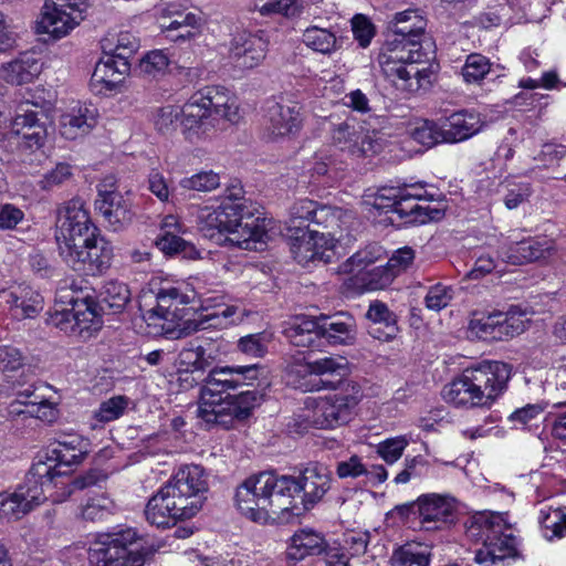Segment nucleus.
Listing matches in <instances>:
<instances>
[{
  "label": "nucleus",
  "instance_id": "obj_1",
  "mask_svg": "<svg viewBox=\"0 0 566 566\" xmlns=\"http://www.w3.org/2000/svg\"><path fill=\"white\" fill-rule=\"evenodd\" d=\"M386 41L378 62L397 88L413 92L421 86L427 72L416 64L429 62L436 53V44L427 33V19L419 10L397 12L388 22Z\"/></svg>",
  "mask_w": 566,
  "mask_h": 566
},
{
  "label": "nucleus",
  "instance_id": "obj_2",
  "mask_svg": "<svg viewBox=\"0 0 566 566\" xmlns=\"http://www.w3.org/2000/svg\"><path fill=\"white\" fill-rule=\"evenodd\" d=\"M261 366H226L211 369L200 391L197 416L207 429L221 427L230 429L235 419L250 417L252 410L264 399L263 390L242 389L238 395L231 390L251 387L259 379Z\"/></svg>",
  "mask_w": 566,
  "mask_h": 566
},
{
  "label": "nucleus",
  "instance_id": "obj_3",
  "mask_svg": "<svg viewBox=\"0 0 566 566\" xmlns=\"http://www.w3.org/2000/svg\"><path fill=\"white\" fill-rule=\"evenodd\" d=\"M55 238L60 255L73 270L98 274L111 266L113 248L98 235L81 199L59 209Z\"/></svg>",
  "mask_w": 566,
  "mask_h": 566
},
{
  "label": "nucleus",
  "instance_id": "obj_4",
  "mask_svg": "<svg viewBox=\"0 0 566 566\" xmlns=\"http://www.w3.org/2000/svg\"><path fill=\"white\" fill-rule=\"evenodd\" d=\"M512 366L483 360L462 370L442 389L443 399L465 409H490L507 389Z\"/></svg>",
  "mask_w": 566,
  "mask_h": 566
},
{
  "label": "nucleus",
  "instance_id": "obj_5",
  "mask_svg": "<svg viewBox=\"0 0 566 566\" xmlns=\"http://www.w3.org/2000/svg\"><path fill=\"white\" fill-rule=\"evenodd\" d=\"M467 535L482 544L474 557L482 566H504L505 560H515L521 556V541L507 521V513L482 512L473 515Z\"/></svg>",
  "mask_w": 566,
  "mask_h": 566
},
{
  "label": "nucleus",
  "instance_id": "obj_6",
  "mask_svg": "<svg viewBox=\"0 0 566 566\" xmlns=\"http://www.w3.org/2000/svg\"><path fill=\"white\" fill-rule=\"evenodd\" d=\"M234 503L242 515L260 523L289 512L282 475L273 472L250 475L237 486Z\"/></svg>",
  "mask_w": 566,
  "mask_h": 566
},
{
  "label": "nucleus",
  "instance_id": "obj_7",
  "mask_svg": "<svg viewBox=\"0 0 566 566\" xmlns=\"http://www.w3.org/2000/svg\"><path fill=\"white\" fill-rule=\"evenodd\" d=\"M223 241L243 250H262L269 239L265 220L245 201L223 200L218 207Z\"/></svg>",
  "mask_w": 566,
  "mask_h": 566
},
{
  "label": "nucleus",
  "instance_id": "obj_8",
  "mask_svg": "<svg viewBox=\"0 0 566 566\" xmlns=\"http://www.w3.org/2000/svg\"><path fill=\"white\" fill-rule=\"evenodd\" d=\"M50 479V469L34 463L24 484L13 492L0 493V520L18 521L46 500L59 501L60 496L52 492Z\"/></svg>",
  "mask_w": 566,
  "mask_h": 566
},
{
  "label": "nucleus",
  "instance_id": "obj_9",
  "mask_svg": "<svg viewBox=\"0 0 566 566\" xmlns=\"http://www.w3.org/2000/svg\"><path fill=\"white\" fill-rule=\"evenodd\" d=\"M92 566H142V536L137 528L125 527L99 534L88 549Z\"/></svg>",
  "mask_w": 566,
  "mask_h": 566
},
{
  "label": "nucleus",
  "instance_id": "obj_10",
  "mask_svg": "<svg viewBox=\"0 0 566 566\" xmlns=\"http://www.w3.org/2000/svg\"><path fill=\"white\" fill-rule=\"evenodd\" d=\"M340 392L308 399L306 405L312 408V423L319 429H334L347 423L354 408L363 398L361 387L356 381L345 382Z\"/></svg>",
  "mask_w": 566,
  "mask_h": 566
},
{
  "label": "nucleus",
  "instance_id": "obj_11",
  "mask_svg": "<svg viewBox=\"0 0 566 566\" xmlns=\"http://www.w3.org/2000/svg\"><path fill=\"white\" fill-rule=\"evenodd\" d=\"M284 494L289 502V512L298 509L310 510L318 503L331 489L332 473L323 464L310 463L298 476L282 475Z\"/></svg>",
  "mask_w": 566,
  "mask_h": 566
},
{
  "label": "nucleus",
  "instance_id": "obj_12",
  "mask_svg": "<svg viewBox=\"0 0 566 566\" xmlns=\"http://www.w3.org/2000/svg\"><path fill=\"white\" fill-rule=\"evenodd\" d=\"M90 452V443L78 434H63L51 444L45 453V460L35 463L45 464L50 469L51 488L59 489L64 485L63 476L80 465Z\"/></svg>",
  "mask_w": 566,
  "mask_h": 566
},
{
  "label": "nucleus",
  "instance_id": "obj_13",
  "mask_svg": "<svg viewBox=\"0 0 566 566\" xmlns=\"http://www.w3.org/2000/svg\"><path fill=\"white\" fill-rule=\"evenodd\" d=\"M59 300L71 307L62 310V319L56 323L57 325H61L63 321L72 323L70 331L84 338L101 329L103 321L97 311V304L88 293L76 292L72 284L70 290L64 287L59 290Z\"/></svg>",
  "mask_w": 566,
  "mask_h": 566
},
{
  "label": "nucleus",
  "instance_id": "obj_14",
  "mask_svg": "<svg viewBox=\"0 0 566 566\" xmlns=\"http://www.w3.org/2000/svg\"><path fill=\"white\" fill-rule=\"evenodd\" d=\"M84 20V8L70 0H45L36 22V33L60 40L69 35Z\"/></svg>",
  "mask_w": 566,
  "mask_h": 566
},
{
  "label": "nucleus",
  "instance_id": "obj_15",
  "mask_svg": "<svg viewBox=\"0 0 566 566\" xmlns=\"http://www.w3.org/2000/svg\"><path fill=\"white\" fill-rule=\"evenodd\" d=\"M342 210L322 206L310 199H301L293 203L290 210V231L322 229L327 233L338 234L342 229Z\"/></svg>",
  "mask_w": 566,
  "mask_h": 566
},
{
  "label": "nucleus",
  "instance_id": "obj_16",
  "mask_svg": "<svg viewBox=\"0 0 566 566\" xmlns=\"http://www.w3.org/2000/svg\"><path fill=\"white\" fill-rule=\"evenodd\" d=\"M165 486L184 506L186 514L192 516L202 507L203 493L208 490L205 470L196 464L180 468Z\"/></svg>",
  "mask_w": 566,
  "mask_h": 566
},
{
  "label": "nucleus",
  "instance_id": "obj_17",
  "mask_svg": "<svg viewBox=\"0 0 566 566\" xmlns=\"http://www.w3.org/2000/svg\"><path fill=\"white\" fill-rule=\"evenodd\" d=\"M174 303H168L166 308L160 305L148 306L144 322L146 323L145 333L150 337H165L167 339H181L188 337L205 326L202 322L195 319H182L177 311L171 312Z\"/></svg>",
  "mask_w": 566,
  "mask_h": 566
},
{
  "label": "nucleus",
  "instance_id": "obj_18",
  "mask_svg": "<svg viewBox=\"0 0 566 566\" xmlns=\"http://www.w3.org/2000/svg\"><path fill=\"white\" fill-rule=\"evenodd\" d=\"M301 106L283 98L268 101L263 115V137L275 142L297 133L301 128Z\"/></svg>",
  "mask_w": 566,
  "mask_h": 566
},
{
  "label": "nucleus",
  "instance_id": "obj_19",
  "mask_svg": "<svg viewBox=\"0 0 566 566\" xmlns=\"http://www.w3.org/2000/svg\"><path fill=\"white\" fill-rule=\"evenodd\" d=\"M293 237L291 252L300 264L315 261L329 263L335 256L337 234L331 235L327 230L313 228L295 231Z\"/></svg>",
  "mask_w": 566,
  "mask_h": 566
},
{
  "label": "nucleus",
  "instance_id": "obj_20",
  "mask_svg": "<svg viewBox=\"0 0 566 566\" xmlns=\"http://www.w3.org/2000/svg\"><path fill=\"white\" fill-rule=\"evenodd\" d=\"M331 139L339 150L354 157L373 156L382 149V138L376 130L359 133L354 120L333 124Z\"/></svg>",
  "mask_w": 566,
  "mask_h": 566
},
{
  "label": "nucleus",
  "instance_id": "obj_21",
  "mask_svg": "<svg viewBox=\"0 0 566 566\" xmlns=\"http://www.w3.org/2000/svg\"><path fill=\"white\" fill-rule=\"evenodd\" d=\"M431 201L422 185H405L400 187L395 212L411 223L423 224L439 220L442 218L443 211L440 208L431 207Z\"/></svg>",
  "mask_w": 566,
  "mask_h": 566
},
{
  "label": "nucleus",
  "instance_id": "obj_22",
  "mask_svg": "<svg viewBox=\"0 0 566 566\" xmlns=\"http://www.w3.org/2000/svg\"><path fill=\"white\" fill-rule=\"evenodd\" d=\"M527 323L526 313L517 307H511L505 313L496 312L471 319L470 328L478 335L502 339L522 334L526 329Z\"/></svg>",
  "mask_w": 566,
  "mask_h": 566
},
{
  "label": "nucleus",
  "instance_id": "obj_23",
  "mask_svg": "<svg viewBox=\"0 0 566 566\" xmlns=\"http://www.w3.org/2000/svg\"><path fill=\"white\" fill-rule=\"evenodd\" d=\"M95 208L114 231L130 221V203L117 191L114 177H105L98 184Z\"/></svg>",
  "mask_w": 566,
  "mask_h": 566
},
{
  "label": "nucleus",
  "instance_id": "obj_24",
  "mask_svg": "<svg viewBox=\"0 0 566 566\" xmlns=\"http://www.w3.org/2000/svg\"><path fill=\"white\" fill-rule=\"evenodd\" d=\"M457 518V502L453 497L428 493L418 497V520L426 531L442 530Z\"/></svg>",
  "mask_w": 566,
  "mask_h": 566
},
{
  "label": "nucleus",
  "instance_id": "obj_25",
  "mask_svg": "<svg viewBox=\"0 0 566 566\" xmlns=\"http://www.w3.org/2000/svg\"><path fill=\"white\" fill-rule=\"evenodd\" d=\"M269 39L264 31L237 33L230 42V59L241 69L259 66L268 53Z\"/></svg>",
  "mask_w": 566,
  "mask_h": 566
},
{
  "label": "nucleus",
  "instance_id": "obj_26",
  "mask_svg": "<svg viewBox=\"0 0 566 566\" xmlns=\"http://www.w3.org/2000/svg\"><path fill=\"white\" fill-rule=\"evenodd\" d=\"M98 112L93 105L75 103L60 115L59 132L69 140H75L91 133L97 125Z\"/></svg>",
  "mask_w": 566,
  "mask_h": 566
},
{
  "label": "nucleus",
  "instance_id": "obj_27",
  "mask_svg": "<svg viewBox=\"0 0 566 566\" xmlns=\"http://www.w3.org/2000/svg\"><path fill=\"white\" fill-rule=\"evenodd\" d=\"M180 125L184 134L191 142L195 138H200L217 125L199 92L195 93L180 107Z\"/></svg>",
  "mask_w": 566,
  "mask_h": 566
},
{
  "label": "nucleus",
  "instance_id": "obj_28",
  "mask_svg": "<svg viewBox=\"0 0 566 566\" xmlns=\"http://www.w3.org/2000/svg\"><path fill=\"white\" fill-rule=\"evenodd\" d=\"M130 64L104 55L96 64L91 77V90L97 95H108L115 92L129 73Z\"/></svg>",
  "mask_w": 566,
  "mask_h": 566
},
{
  "label": "nucleus",
  "instance_id": "obj_29",
  "mask_svg": "<svg viewBox=\"0 0 566 566\" xmlns=\"http://www.w3.org/2000/svg\"><path fill=\"white\" fill-rule=\"evenodd\" d=\"M144 513L147 521L157 527H167L177 520L192 517L191 514H186L184 506L178 504L165 485L148 501Z\"/></svg>",
  "mask_w": 566,
  "mask_h": 566
},
{
  "label": "nucleus",
  "instance_id": "obj_30",
  "mask_svg": "<svg viewBox=\"0 0 566 566\" xmlns=\"http://www.w3.org/2000/svg\"><path fill=\"white\" fill-rule=\"evenodd\" d=\"M305 373L325 378L314 385L317 389H338L350 381L344 379L348 373L347 361L344 357L325 356L313 361H308L304 366Z\"/></svg>",
  "mask_w": 566,
  "mask_h": 566
},
{
  "label": "nucleus",
  "instance_id": "obj_31",
  "mask_svg": "<svg viewBox=\"0 0 566 566\" xmlns=\"http://www.w3.org/2000/svg\"><path fill=\"white\" fill-rule=\"evenodd\" d=\"M319 338L331 345H353L356 340L357 326L355 318L344 312L334 315H319Z\"/></svg>",
  "mask_w": 566,
  "mask_h": 566
},
{
  "label": "nucleus",
  "instance_id": "obj_32",
  "mask_svg": "<svg viewBox=\"0 0 566 566\" xmlns=\"http://www.w3.org/2000/svg\"><path fill=\"white\" fill-rule=\"evenodd\" d=\"M43 63L35 53L23 52L0 66V78L11 85L29 84L38 78Z\"/></svg>",
  "mask_w": 566,
  "mask_h": 566
},
{
  "label": "nucleus",
  "instance_id": "obj_33",
  "mask_svg": "<svg viewBox=\"0 0 566 566\" xmlns=\"http://www.w3.org/2000/svg\"><path fill=\"white\" fill-rule=\"evenodd\" d=\"M444 143H459L478 134L483 127L480 114L469 111H460L446 117L442 122Z\"/></svg>",
  "mask_w": 566,
  "mask_h": 566
},
{
  "label": "nucleus",
  "instance_id": "obj_34",
  "mask_svg": "<svg viewBox=\"0 0 566 566\" xmlns=\"http://www.w3.org/2000/svg\"><path fill=\"white\" fill-rule=\"evenodd\" d=\"M208 109L218 123L226 119L237 123L240 118L237 98L223 86H207L199 91Z\"/></svg>",
  "mask_w": 566,
  "mask_h": 566
},
{
  "label": "nucleus",
  "instance_id": "obj_35",
  "mask_svg": "<svg viewBox=\"0 0 566 566\" xmlns=\"http://www.w3.org/2000/svg\"><path fill=\"white\" fill-rule=\"evenodd\" d=\"M326 547L327 542L321 533L311 528H302L291 536L285 558L287 562L297 563L307 556L319 555L326 551Z\"/></svg>",
  "mask_w": 566,
  "mask_h": 566
},
{
  "label": "nucleus",
  "instance_id": "obj_36",
  "mask_svg": "<svg viewBox=\"0 0 566 566\" xmlns=\"http://www.w3.org/2000/svg\"><path fill=\"white\" fill-rule=\"evenodd\" d=\"M551 253V245L547 241L527 239L516 241L502 247L499 251L500 258L512 265H522L525 263L545 259Z\"/></svg>",
  "mask_w": 566,
  "mask_h": 566
},
{
  "label": "nucleus",
  "instance_id": "obj_37",
  "mask_svg": "<svg viewBox=\"0 0 566 566\" xmlns=\"http://www.w3.org/2000/svg\"><path fill=\"white\" fill-rule=\"evenodd\" d=\"M366 317L370 322L368 334L373 338L389 342L397 336L399 332L397 315L384 302H371Z\"/></svg>",
  "mask_w": 566,
  "mask_h": 566
},
{
  "label": "nucleus",
  "instance_id": "obj_38",
  "mask_svg": "<svg viewBox=\"0 0 566 566\" xmlns=\"http://www.w3.org/2000/svg\"><path fill=\"white\" fill-rule=\"evenodd\" d=\"M201 25V18L188 12L186 7L178 3L177 9L170 17L169 24H163V33L174 42H185L195 38V29Z\"/></svg>",
  "mask_w": 566,
  "mask_h": 566
},
{
  "label": "nucleus",
  "instance_id": "obj_39",
  "mask_svg": "<svg viewBox=\"0 0 566 566\" xmlns=\"http://www.w3.org/2000/svg\"><path fill=\"white\" fill-rule=\"evenodd\" d=\"M187 302L186 295L160 276L151 275L147 287H144V306L157 304L166 308L168 303L186 304Z\"/></svg>",
  "mask_w": 566,
  "mask_h": 566
},
{
  "label": "nucleus",
  "instance_id": "obj_40",
  "mask_svg": "<svg viewBox=\"0 0 566 566\" xmlns=\"http://www.w3.org/2000/svg\"><path fill=\"white\" fill-rule=\"evenodd\" d=\"M117 504L106 493H96L85 499L77 507L75 517L81 522L96 523L114 515Z\"/></svg>",
  "mask_w": 566,
  "mask_h": 566
},
{
  "label": "nucleus",
  "instance_id": "obj_41",
  "mask_svg": "<svg viewBox=\"0 0 566 566\" xmlns=\"http://www.w3.org/2000/svg\"><path fill=\"white\" fill-rule=\"evenodd\" d=\"M287 339L294 346L308 347L319 339V321L305 315L292 318L284 329Z\"/></svg>",
  "mask_w": 566,
  "mask_h": 566
},
{
  "label": "nucleus",
  "instance_id": "obj_42",
  "mask_svg": "<svg viewBox=\"0 0 566 566\" xmlns=\"http://www.w3.org/2000/svg\"><path fill=\"white\" fill-rule=\"evenodd\" d=\"M6 302L13 311V315L20 318H32L41 310L43 300L38 292L30 289H20L19 293L10 292L6 294Z\"/></svg>",
  "mask_w": 566,
  "mask_h": 566
},
{
  "label": "nucleus",
  "instance_id": "obj_43",
  "mask_svg": "<svg viewBox=\"0 0 566 566\" xmlns=\"http://www.w3.org/2000/svg\"><path fill=\"white\" fill-rule=\"evenodd\" d=\"M303 43L313 51L329 54L337 49V38L329 27H307L302 34Z\"/></svg>",
  "mask_w": 566,
  "mask_h": 566
},
{
  "label": "nucleus",
  "instance_id": "obj_44",
  "mask_svg": "<svg viewBox=\"0 0 566 566\" xmlns=\"http://www.w3.org/2000/svg\"><path fill=\"white\" fill-rule=\"evenodd\" d=\"M180 364L186 368H193L198 371H205L217 358V354L206 345L190 343L180 352Z\"/></svg>",
  "mask_w": 566,
  "mask_h": 566
},
{
  "label": "nucleus",
  "instance_id": "obj_45",
  "mask_svg": "<svg viewBox=\"0 0 566 566\" xmlns=\"http://www.w3.org/2000/svg\"><path fill=\"white\" fill-rule=\"evenodd\" d=\"M542 532L546 539L554 541L566 536V509L542 510L539 516Z\"/></svg>",
  "mask_w": 566,
  "mask_h": 566
},
{
  "label": "nucleus",
  "instance_id": "obj_46",
  "mask_svg": "<svg viewBox=\"0 0 566 566\" xmlns=\"http://www.w3.org/2000/svg\"><path fill=\"white\" fill-rule=\"evenodd\" d=\"M390 563L391 566H429L430 554L419 545L407 544L392 553Z\"/></svg>",
  "mask_w": 566,
  "mask_h": 566
},
{
  "label": "nucleus",
  "instance_id": "obj_47",
  "mask_svg": "<svg viewBox=\"0 0 566 566\" xmlns=\"http://www.w3.org/2000/svg\"><path fill=\"white\" fill-rule=\"evenodd\" d=\"M98 297L102 304L116 313L120 312L129 301V290L124 283L108 281L102 286Z\"/></svg>",
  "mask_w": 566,
  "mask_h": 566
},
{
  "label": "nucleus",
  "instance_id": "obj_48",
  "mask_svg": "<svg viewBox=\"0 0 566 566\" xmlns=\"http://www.w3.org/2000/svg\"><path fill=\"white\" fill-rule=\"evenodd\" d=\"M490 72V60L480 53H471L465 59L461 75L468 84H480Z\"/></svg>",
  "mask_w": 566,
  "mask_h": 566
},
{
  "label": "nucleus",
  "instance_id": "obj_49",
  "mask_svg": "<svg viewBox=\"0 0 566 566\" xmlns=\"http://www.w3.org/2000/svg\"><path fill=\"white\" fill-rule=\"evenodd\" d=\"M219 210L210 207H203L198 212V228L200 232L211 239L216 240L219 244L226 243L223 241V232L221 231Z\"/></svg>",
  "mask_w": 566,
  "mask_h": 566
},
{
  "label": "nucleus",
  "instance_id": "obj_50",
  "mask_svg": "<svg viewBox=\"0 0 566 566\" xmlns=\"http://www.w3.org/2000/svg\"><path fill=\"white\" fill-rule=\"evenodd\" d=\"M254 9L262 15H270L274 13L282 14L286 18H293L301 13V0H255Z\"/></svg>",
  "mask_w": 566,
  "mask_h": 566
},
{
  "label": "nucleus",
  "instance_id": "obj_51",
  "mask_svg": "<svg viewBox=\"0 0 566 566\" xmlns=\"http://www.w3.org/2000/svg\"><path fill=\"white\" fill-rule=\"evenodd\" d=\"M177 219L175 214H168L163 224L164 234L155 239L157 248L166 254L182 252L187 248V242L175 234L172 231L167 230L171 227H177Z\"/></svg>",
  "mask_w": 566,
  "mask_h": 566
},
{
  "label": "nucleus",
  "instance_id": "obj_52",
  "mask_svg": "<svg viewBox=\"0 0 566 566\" xmlns=\"http://www.w3.org/2000/svg\"><path fill=\"white\" fill-rule=\"evenodd\" d=\"M244 310L235 305L226 306L224 308L206 315L202 318L195 319L196 322L203 323V329L209 327H227L229 325L238 324L243 321Z\"/></svg>",
  "mask_w": 566,
  "mask_h": 566
},
{
  "label": "nucleus",
  "instance_id": "obj_53",
  "mask_svg": "<svg viewBox=\"0 0 566 566\" xmlns=\"http://www.w3.org/2000/svg\"><path fill=\"white\" fill-rule=\"evenodd\" d=\"M549 405H552L553 408L566 407V400L528 403L513 411L507 417V420L515 427L520 424L522 428H525L532 420L536 419L541 413H543Z\"/></svg>",
  "mask_w": 566,
  "mask_h": 566
},
{
  "label": "nucleus",
  "instance_id": "obj_54",
  "mask_svg": "<svg viewBox=\"0 0 566 566\" xmlns=\"http://www.w3.org/2000/svg\"><path fill=\"white\" fill-rule=\"evenodd\" d=\"M220 185V175L213 170H200L180 180L181 188L200 192H210L219 188Z\"/></svg>",
  "mask_w": 566,
  "mask_h": 566
},
{
  "label": "nucleus",
  "instance_id": "obj_55",
  "mask_svg": "<svg viewBox=\"0 0 566 566\" xmlns=\"http://www.w3.org/2000/svg\"><path fill=\"white\" fill-rule=\"evenodd\" d=\"M400 187H382L375 193L366 195L365 203L380 212H395Z\"/></svg>",
  "mask_w": 566,
  "mask_h": 566
},
{
  "label": "nucleus",
  "instance_id": "obj_56",
  "mask_svg": "<svg viewBox=\"0 0 566 566\" xmlns=\"http://www.w3.org/2000/svg\"><path fill=\"white\" fill-rule=\"evenodd\" d=\"M73 177V167L67 163H56L54 167L43 174L38 181L39 187L49 191L55 187H60L71 180Z\"/></svg>",
  "mask_w": 566,
  "mask_h": 566
},
{
  "label": "nucleus",
  "instance_id": "obj_57",
  "mask_svg": "<svg viewBox=\"0 0 566 566\" xmlns=\"http://www.w3.org/2000/svg\"><path fill=\"white\" fill-rule=\"evenodd\" d=\"M23 396H25V400H20V402L29 408L27 410L28 413L48 422H51L56 418V409L51 402L34 394H20V397Z\"/></svg>",
  "mask_w": 566,
  "mask_h": 566
},
{
  "label": "nucleus",
  "instance_id": "obj_58",
  "mask_svg": "<svg viewBox=\"0 0 566 566\" xmlns=\"http://www.w3.org/2000/svg\"><path fill=\"white\" fill-rule=\"evenodd\" d=\"M412 137L416 142L427 147H432L439 143H444L442 123L437 124L431 120H424L413 129Z\"/></svg>",
  "mask_w": 566,
  "mask_h": 566
},
{
  "label": "nucleus",
  "instance_id": "obj_59",
  "mask_svg": "<svg viewBox=\"0 0 566 566\" xmlns=\"http://www.w3.org/2000/svg\"><path fill=\"white\" fill-rule=\"evenodd\" d=\"M381 254V247L377 244L367 245L366 248L353 254L344 264V269H348L350 272H360L363 269H366L370 264L378 261Z\"/></svg>",
  "mask_w": 566,
  "mask_h": 566
},
{
  "label": "nucleus",
  "instance_id": "obj_60",
  "mask_svg": "<svg viewBox=\"0 0 566 566\" xmlns=\"http://www.w3.org/2000/svg\"><path fill=\"white\" fill-rule=\"evenodd\" d=\"M128 405V399L123 396H115L103 401L94 411V418L98 422H109L118 419Z\"/></svg>",
  "mask_w": 566,
  "mask_h": 566
},
{
  "label": "nucleus",
  "instance_id": "obj_61",
  "mask_svg": "<svg viewBox=\"0 0 566 566\" xmlns=\"http://www.w3.org/2000/svg\"><path fill=\"white\" fill-rule=\"evenodd\" d=\"M408 444L409 439L406 436L389 438L377 446V453L386 463L394 464L401 458Z\"/></svg>",
  "mask_w": 566,
  "mask_h": 566
},
{
  "label": "nucleus",
  "instance_id": "obj_62",
  "mask_svg": "<svg viewBox=\"0 0 566 566\" xmlns=\"http://www.w3.org/2000/svg\"><path fill=\"white\" fill-rule=\"evenodd\" d=\"M270 339L271 337L264 333L247 335L239 339L238 348L249 356L262 357L268 352Z\"/></svg>",
  "mask_w": 566,
  "mask_h": 566
},
{
  "label": "nucleus",
  "instance_id": "obj_63",
  "mask_svg": "<svg viewBox=\"0 0 566 566\" xmlns=\"http://www.w3.org/2000/svg\"><path fill=\"white\" fill-rule=\"evenodd\" d=\"M138 48V39L125 32L118 35L116 45L109 49V53H106V55L130 64L129 59L134 56Z\"/></svg>",
  "mask_w": 566,
  "mask_h": 566
},
{
  "label": "nucleus",
  "instance_id": "obj_64",
  "mask_svg": "<svg viewBox=\"0 0 566 566\" xmlns=\"http://www.w3.org/2000/svg\"><path fill=\"white\" fill-rule=\"evenodd\" d=\"M453 298V290L450 286L437 284L431 286L424 297L428 310L439 312L447 307Z\"/></svg>",
  "mask_w": 566,
  "mask_h": 566
}]
</instances>
